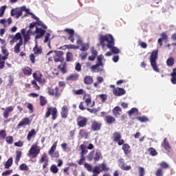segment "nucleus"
<instances>
[{
  "instance_id": "nucleus-1",
  "label": "nucleus",
  "mask_w": 176,
  "mask_h": 176,
  "mask_svg": "<svg viewBox=\"0 0 176 176\" xmlns=\"http://www.w3.org/2000/svg\"><path fill=\"white\" fill-rule=\"evenodd\" d=\"M99 41L100 42L99 45L102 46V49L107 46V47L110 49L111 53H113V54H119V53H120V50H119L117 47H115V40L113 39V36H112V35H100Z\"/></svg>"
},
{
  "instance_id": "nucleus-2",
  "label": "nucleus",
  "mask_w": 176,
  "mask_h": 176,
  "mask_svg": "<svg viewBox=\"0 0 176 176\" xmlns=\"http://www.w3.org/2000/svg\"><path fill=\"white\" fill-rule=\"evenodd\" d=\"M98 63L96 65H94L91 67V69L94 71V72H101L102 71V67H104V63L102 61H105L104 58V56L100 55L97 58Z\"/></svg>"
},
{
  "instance_id": "nucleus-3",
  "label": "nucleus",
  "mask_w": 176,
  "mask_h": 176,
  "mask_svg": "<svg viewBox=\"0 0 176 176\" xmlns=\"http://www.w3.org/2000/svg\"><path fill=\"white\" fill-rule=\"evenodd\" d=\"M157 50H153L152 52L151 55L150 56V61L153 69L155 72H160V69H159V67H157V65L156 64V60H157Z\"/></svg>"
},
{
  "instance_id": "nucleus-4",
  "label": "nucleus",
  "mask_w": 176,
  "mask_h": 176,
  "mask_svg": "<svg viewBox=\"0 0 176 176\" xmlns=\"http://www.w3.org/2000/svg\"><path fill=\"white\" fill-rule=\"evenodd\" d=\"M40 152L41 148H39V146H37L36 144H33L28 153V156H31V157L35 158L39 155Z\"/></svg>"
},
{
  "instance_id": "nucleus-5",
  "label": "nucleus",
  "mask_w": 176,
  "mask_h": 176,
  "mask_svg": "<svg viewBox=\"0 0 176 176\" xmlns=\"http://www.w3.org/2000/svg\"><path fill=\"white\" fill-rule=\"evenodd\" d=\"M50 115L52 116V120H56L57 118V109L56 107H48L45 113V118H49Z\"/></svg>"
},
{
  "instance_id": "nucleus-6",
  "label": "nucleus",
  "mask_w": 176,
  "mask_h": 176,
  "mask_svg": "<svg viewBox=\"0 0 176 176\" xmlns=\"http://www.w3.org/2000/svg\"><path fill=\"white\" fill-rule=\"evenodd\" d=\"M56 148L57 142H55L48 152V155H50L51 157H60V154L58 153V151H56Z\"/></svg>"
},
{
  "instance_id": "nucleus-7",
  "label": "nucleus",
  "mask_w": 176,
  "mask_h": 176,
  "mask_svg": "<svg viewBox=\"0 0 176 176\" xmlns=\"http://www.w3.org/2000/svg\"><path fill=\"white\" fill-rule=\"evenodd\" d=\"M76 122H77V126H78V127L83 128L87 126V118H86V117L78 116V118H76Z\"/></svg>"
},
{
  "instance_id": "nucleus-8",
  "label": "nucleus",
  "mask_w": 176,
  "mask_h": 176,
  "mask_svg": "<svg viewBox=\"0 0 176 176\" xmlns=\"http://www.w3.org/2000/svg\"><path fill=\"white\" fill-rule=\"evenodd\" d=\"M118 166L121 170H124V171H129V170H131V166H127L126 163H124V160L123 158L119 159Z\"/></svg>"
},
{
  "instance_id": "nucleus-9",
  "label": "nucleus",
  "mask_w": 176,
  "mask_h": 176,
  "mask_svg": "<svg viewBox=\"0 0 176 176\" xmlns=\"http://www.w3.org/2000/svg\"><path fill=\"white\" fill-rule=\"evenodd\" d=\"M1 109L4 111L3 113V118H5V119H8L9 118V113H12L14 109V107L13 106H9L6 108L2 107Z\"/></svg>"
},
{
  "instance_id": "nucleus-10",
  "label": "nucleus",
  "mask_w": 176,
  "mask_h": 176,
  "mask_svg": "<svg viewBox=\"0 0 176 176\" xmlns=\"http://www.w3.org/2000/svg\"><path fill=\"white\" fill-rule=\"evenodd\" d=\"M10 13L12 17L15 16V19H19L23 16V12H21V10H20L19 8L11 10Z\"/></svg>"
},
{
  "instance_id": "nucleus-11",
  "label": "nucleus",
  "mask_w": 176,
  "mask_h": 176,
  "mask_svg": "<svg viewBox=\"0 0 176 176\" xmlns=\"http://www.w3.org/2000/svg\"><path fill=\"white\" fill-rule=\"evenodd\" d=\"M47 94L49 96H55L56 97H59L60 93H58V87H56L54 89L47 87Z\"/></svg>"
},
{
  "instance_id": "nucleus-12",
  "label": "nucleus",
  "mask_w": 176,
  "mask_h": 176,
  "mask_svg": "<svg viewBox=\"0 0 176 176\" xmlns=\"http://www.w3.org/2000/svg\"><path fill=\"white\" fill-rule=\"evenodd\" d=\"M45 32H46V31H45L42 28H36L35 30V34H38L36 35L35 39H41V38H42V36L45 35Z\"/></svg>"
},
{
  "instance_id": "nucleus-13",
  "label": "nucleus",
  "mask_w": 176,
  "mask_h": 176,
  "mask_svg": "<svg viewBox=\"0 0 176 176\" xmlns=\"http://www.w3.org/2000/svg\"><path fill=\"white\" fill-rule=\"evenodd\" d=\"M113 93L114 96H124V94H126V91L123 88H115L113 91Z\"/></svg>"
},
{
  "instance_id": "nucleus-14",
  "label": "nucleus",
  "mask_w": 176,
  "mask_h": 176,
  "mask_svg": "<svg viewBox=\"0 0 176 176\" xmlns=\"http://www.w3.org/2000/svg\"><path fill=\"white\" fill-rule=\"evenodd\" d=\"M33 52H34V56H39V54H42V47L38 46L36 41V45L33 48Z\"/></svg>"
},
{
  "instance_id": "nucleus-15",
  "label": "nucleus",
  "mask_w": 176,
  "mask_h": 176,
  "mask_svg": "<svg viewBox=\"0 0 176 176\" xmlns=\"http://www.w3.org/2000/svg\"><path fill=\"white\" fill-rule=\"evenodd\" d=\"M12 22V18H8L7 21L5 19L0 20V24H2L5 28L9 27Z\"/></svg>"
},
{
  "instance_id": "nucleus-16",
  "label": "nucleus",
  "mask_w": 176,
  "mask_h": 176,
  "mask_svg": "<svg viewBox=\"0 0 176 176\" xmlns=\"http://www.w3.org/2000/svg\"><path fill=\"white\" fill-rule=\"evenodd\" d=\"M61 117L63 119H66L68 116V107L67 106H63L61 109V112H60Z\"/></svg>"
},
{
  "instance_id": "nucleus-17",
  "label": "nucleus",
  "mask_w": 176,
  "mask_h": 176,
  "mask_svg": "<svg viewBox=\"0 0 176 176\" xmlns=\"http://www.w3.org/2000/svg\"><path fill=\"white\" fill-rule=\"evenodd\" d=\"M113 115L116 116V118L120 116V115H122V108L120 107H114L113 109Z\"/></svg>"
},
{
  "instance_id": "nucleus-18",
  "label": "nucleus",
  "mask_w": 176,
  "mask_h": 176,
  "mask_svg": "<svg viewBox=\"0 0 176 176\" xmlns=\"http://www.w3.org/2000/svg\"><path fill=\"white\" fill-rule=\"evenodd\" d=\"M30 123H31L30 118H25L19 123L18 127H21V126H28Z\"/></svg>"
},
{
  "instance_id": "nucleus-19",
  "label": "nucleus",
  "mask_w": 176,
  "mask_h": 176,
  "mask_svg": "<svg viewBox=\"0 0 176 176\" xmlns=\"http://www.w3.org/2000/svg\"><path fill=\"white\" fill-rule=\"evenodd\" d=\"M101 129V124L97 122L96 121L94 122L91 125V129L93 131H98Z\"/></svg>"
},
{
  "instance_id": "nucleus-20",
  "label": "nucleus",
  "mask_w": 176,
  "mask_h": 176,
  "mask_svg": "<svg viewBox=\"0 0 176 176\" xmlns=\"http://www.w3.org/2000/svg\"><path fill=\"white\" fill-rule=\"evenodd\" d=\"M78 79H79V74H72L67 77V80L70 81L78 80Z\"/></svg>"
},
{
  "instance_id": "nucleus-21",
  "label": "nucleus",
  "mask_w": 176,
  "mask_h": 176,
  "mask_svg": "<svg viewBox=\"0 0 176 176\" xmlns=\"http://www.w3.org/2000/svg\"><path fill=\"white\" fill-rule=\"evenodd\" d=\"M122 138V135L119 132H115L113 134L112 140L114 142H118Z\"/></svg>"
},
{
  "instance_id": "nucleus-22",
  "label": "nucleus",
  "mask_w": 176,
  "mask_h": 176,
  "mask_svg": "<svg viewBox=\"0 0 176 176\" xmlns=\"http://www.w3.org/2000/svg\"><path fill=\"white\" fill-rule=\"evenodd\" d=\"M46 162H49V158L47 157V154L44 153L41 155V157L39 160L38 163H40V164H42V163H46Z\"/></svg>"
},
{
  "instance_id": "nucleus-23",
  "label": "nucleus",
  "mask_w": 176,
  "mask_h": 176,
  "mask_svg": "<svg viewBox=\"0 0 176 176\" xmlns=\"http://www.w3.org/2000/svg\"><path fill=\"white\" fill-rule=\"evenodd\" d=\"M52 53H55L54 57H59V58H63V52L61 51H50L47 54V56H50Z\"/></svg>"
},
{
  "instance_id": "nucleus-24",
  "label": "nucleus",
  "mask_w": 176,
  "mask_h": 176,
  "mask_svg": "<svg viewBox=\"0 0 176 176\" xmlns=\"http://www.w3.org/2000/svg\"><path fill=\"white\" fill-rule=\"evenodd\" d=\"M84 83H85V85H91V83H93V77L90 76H86L84 78Z\"/></svg>"
},
{
  "instance_id": "nucleus-25",
  "label": "nucleus",
  "mask_w": 176,
  "mask_h": 176,
  "mask_svg": "<svg viewBox=\"0 0 176 176\" xmlns=\"http://www.w3.org/2000/svg\"><path fill=\"white\" fill-rule=\"evenodd\" d=\"M35 135H36V131H35V129H32L28 134L27 140L31 141V138Z\"/></svg>"
},
{
  "instance_id": "nucleus-26",
  "label": "nucleus",
  "mask_w": 176,
  "mask_h": 176,
  "mask_svg": "<svg viewBox=\"0 0 176 176\" xmlns=\"http://www.w3.org/2000/svg\"><path fill=\"white\" fill-rule=\"evenodd\" d=\"M174 63H175V59L173 57L170 56L166 60V65L168 67H173L174 65Z\"/></svg>"
},
{
  "instance_id": "nucleus-27",
  "label": "nucleus",
  "mask_w": 176,
  "mask_h": 176,
  "mask_svg": "<svg viewBox=\"0 0 176 176\" xmlns=\"http://www.w3.org/2000/svg\"><path fill=\"white\" fill-rule=\"evenodd\" d=\"M162 146L164 148L166 151H168L170 149V144H168V142L167 141V138H164L162 143Z\"/></svg>"
},
{
  "instance_id": "nucleus-28",
  "label": "nucleus",
  "mask_w": 176,
  "mask_h": 176,
  "mask_svg": "<svg viewBox=\"0 0 176 176\" xmlns=\"http://www.w3.org/2000/svg\"><path fill=\"white\" fill-rule=\"evenodd\" d=\"M23 46V40H20L19 42L15 45L14 50L15 53H20V47Z\"/></svg>"
},
{
  "instance_id": "nucleus-29",
  "label": "nucleus",
  "mask_w": 176,
  "mask_h": 176,
  "mask_svg": "<svg viewBox=\"0 0 176 176\" xmlns=\"http://www.w3.org/2000/svg\"><path fill=\"white\" fill-rule=\"evenodd\" d=\"M105 120L107 123H108L109 124H112V123H115V121H116L115 118L111 116H106Z\"/></svg>"
},
{
  "instance_id": "nucleus-30",
  "label": "nucleus",
  "mask_w": 176,
  "mask_h": 176,
  "mask_svg": "<svg viewBox=\"0 0 176 176\" xmlns=\"http://www.w3.org/2000/svg\"><path fill=\"white\" fill-rule=\"evenodd\" d=\"M12 164H13V157H10L8 161L5 164V168H9L12 167Z\"/></svg>"
},
{
  "instance_id": "nucleus-31",
  "label": "nucleus",
  "mask_w": 176,
  "mask_h": 176,
  "mask_svg": "<svg viewBox=\"0 0 176 176\" xmlns=\"http://www.w3.org/2000/svg\"><path fill=\"white\" fill-rule=\"evenodd\" d=\"M130 149V146L127 144H124L122 145V150L124 151L125 155H129V153H130V151H129Z\"/></svg>"
},
{
  "instance_id": "nucleus-32",
  "label": "nucleus",
  "mask_w": 176,
  "mask_h": 176,
  "mask_svg": "<svg viewBox=\"0 0 176 176\" xmlns=\"http://www.w3.org/2000/svg\"><path fill=\"white\" fill-rule=\"evenodd\" d=\"M80 150H81L80 155L85 156V155H86L87 153V147H86L83 144H81L80 146Z\"/></svg>"
},
{
  "instance_id": "nucleus-33",
  "label": "nucleus",
  "mask_w": 176,
  "mask_h": 176,
  "mask_svg": "<svg viewBox=\"0 0 176 176\" xmlns=\"http://www.w3.org/2000/svg\"><path fill=\"white\" fill-rule=\"evenodd\" d=\"M47 104V100L45 96H40V105L41 107H44V105H46Z\"/></svg>"
},
{
  "instance_id": "nucleus-34",
  "label": "nucleus",
  "mask_w": 176,
  "mask_h": 176,
  "mask_svg": "<svg viewBox=\"0 0 176 176\" xmlns=\"http://www.w3.org/2000/svg\"><path fill=\"white\" fill-rule=\"evenodd\" d=\"M23 72L24 75H27L28 76H30V75H31V74H32V70L30 67H25L23 69Z\"/></svg>"
},
{
  "instance_id": "nucleus-35",
  "label": "nucleus",
  "mask_w": 176,
  "mask_h": 176,
  "mask_svg": "<svg viewBox=\"0 0 176 176\" xmlns=\"http://www.w3.org/2000/svg\"><path fill=\"white\" fill-rule=\"evenodd\" d=\"M67 64L65 63V62H63L60 65H58V69H60V71H61V72L63 74H65V67H66Z\"/></svg>"
},
{
  "instance_id": "nucleus-36",
  "label": "nucleus",
  "mask_w": 176,
  "mask_h": 176,
  "mask_svg": "<svg viewBox=\"0 0 176 176\" xmlns=\"http://www.w3.org/2000/svg\"><path fill=\"white\" fill-rule=\"evenodd\" d=\"M89 47H90V45H89V43H83L82 44L81 48L80 49V50L81 52H86L89 50Z\"/></svg>"
},
{
  "instance_id": "nucleus-37",
  "label": "nucleus",
  "mask_w": 176,
  "mask_h": 176,
  "mask_svg": "<svg viewBox=\"0 0 176 176\" xmlns=\"http://www.w3.org/2000/svg\"><path fill=\"white\" fill-rule=\"evenodd\" d=\"M1 50H2L3 54L4 55L1 57H4V58H6V60H8V56H9V52L8 51V50L5 49L4 46L1 47Z\"/></svg>"
},
{
  "instance_id": "nucleus-38",
  "label": "nucleus",
  "mask_w": 176,
  "mask_h": 176,
  "mask_svg": "<svg viewBox=\"0 0 176 176\" xmlns=\"http://www.w3.org/2000/svg\"><path fill=\"white\" fill-rule=\"evenodd\" d=\"M101 171H109V167H107V164L102 163L100 164Z\"/></svg>"
},
{
  "instance_id": "nucleus-39",
  "label": "nucleus",
  "mask_w": 176,
  "mask_h": 176,
  "mask_svg": "<svg viewBox=\"0 0 176 176\" xmlns=\"http://www.w3.org/2000/svg\"><path fill=\"white\" fill-rule=\"evenodd\" d=\"M50 33H47V35H45V39H44V43H47V42H49L48 43V46L50 49H52V47L50 46V39L49 38H50Z\"/></svg>"
},
{
  "instance_id": "nucleus-40",
  "label": "nucleus",
  "mask_w": 176,
  "mask_h": 176,
  "mask_svg": "<svg viewBox=\"0 0 176 176\" xmlns=\"http://www.w3.org/2000/svg\"><path fill=\"white\" fill-rule=\"evenodd\" d=\"M101 157H102V155H101V153H100L99 151H96L95 156L94 157V161L98 162V160H100V159H101Z\"/></svg>"
},
{
  "instance_id": "nucleus-41",
  "label": "nucleus",
  "mask_w": 176,
  "mask_h": 176,
  "mask_svg": "<svg viewBox=\"0 0 176 176\" xmlns=\"http://www.w3.org/2000/svg\"><path fill=\"white\" fill-rule=\"evenodd\" d=\"M5 60H6V58L2 57L0 55V69H2L5 67Z\"/></svg>"
},
{
  "instance_id": "nucleus-42",
  "label": "nucleus",
  "mask_w": 176,
  "mask_h": 176,
  "mask_svg": "<svg viewBox=\"0 0 176 176\" xmlns=\"http://www.w3.org/2000/svg\"><path fill=\"white\" fill-rule=\"evenodd\" d=\"M74 60V55L71 52H67L66 61H72Z\"/></svg>"
},
{
  "instance_id": "nucleus-43",
  "label": "nucleus",
  "mask_w": 176,
  "mask_h": 176,
  "mask_svg": "<svg viewBox=\"0 0 176 176\" xmlns=\"http://www.w3.org/2000/svg\"><path fill=\"white\" fill-rule=\"evenodd\" d=\"M50 171L54 174H57L58 173V168H57V166L53 164L50 167Z\"/></svg>"
},
{
  "instance_id": "nucleus-44",
  "label": "nucleus",
  "mask_w": 176,
  "mask_h": 176,
  "mask_svg": "<svg viewBox=\"0 0 176 176\" xmlns=\"http://www.w3.org/2000/svg\"><path fill=\"white\" fill-rule=\"evenodd\" d=\"M92 172L94 173V174H96V175H98V174H100L102 170L101 168H100V166H96L93 168Z\"/></svg>"
},
{
  "instance_id": "nucleus-45",
  "label": "nucleus",
  "mask_w": 176,
  "mask_h": 176,
  "mask_svg": "<svg viewBox=\"0 0 176 176\" xmlns=\"http://www.w3.org/2000/svg\"><path fill=\"white\" fill-rule=\"evenodd\" d=\"M41 76H43L41 73H34L33 74V78H34V79H35V80H37V82H39Z\"/></svg>"
},
{
  "instance_id": "nucleus-46",
  "label": "nucleus",
  "mask_w": 176,
  "mask_h": 176,
  "mask_svg": "<svg viewBox=\"0 0 176 176\" xmlns=\"http://www.w3.org/2000/svg\"><path fill=\"white\" fill-rule=\"evenodd\" d=\"M129 116H131V115H137L138 113V109L137 108H132L129 112H128Z\"/></svg>"
},
{
  "instance_id": "nucleus-47",
  "label": "nucleus",
  "mask_w": 176,
  "mask_h": 176,
  "mask_svg": "<svg viewBox=\"0 0 176 176\" xmlns=\"http://www.w3.org/2000/svg\"><path fill=\"white\" fill-rule=\"evenodd\" d=\"M85 104L87 107H90L91 108L94 105V102L91 104V99L88 98L85 100Z\"/></svg>"
},
{
  "instance_id": "nucleus-48",
  "label": "nucleus",
  "mask_w": 176,
  "mask_h": 176,
  "mask_svg": "<svg viewBox=\"0 0 176 176\" xmlns=\"http://www.w3.org/2000/svg\"><path fill=\"white\" fill-rule=\"evenodd\" d=\"M19 168L21 170V171H28V170H30L28 166H27L25 164H22L20 165Z\"/></svg>"
},
{
  "instance_id": "nucleus-49",
  "label": "nucleus",
  "mask_w": 176,
  "mask_h": 176,
  "mask_svg": "<svg viewBox=\"0 0 176 176\" xmlns=\"http://www.w3.org/2000/svg\"><path fill=\"white\" fill-rule=\"evenodd\" d=\"M19 10H21V13H23V12H25V13H27V14H28L30 13V9L27 8L25 7V6H23L19 8H18Z\"/></svg>"
},
{
  "instance_id": "nucleus-50",
  "label": "nucleus",
  "mask_w": 176,
  "mask_h": 176,
  "mask_svg": "<svg viewBox=\"0 0 176 176\" xmlns=\"http://www.w3.org/2000/svg\"><path fill=\"white\" fill-rule=\"evenodd\" d=\"M139 176H144L145 175V168L144 167L140 166L138 168Z\"/></svg>"
},
{
  "instance_id": "nucleus-51",
  "label": "nucleus",
  "mask_w": 176,
  "mask_h": 176,
  "mask_svg": "<svg viewBox=\"0 0 176 176\" xmlns=\"http://www.w3.org/2000/svg\"><path fill=\"white\" fill-rule=\"evenodd\" d=\"M80 135L84 138H87V132L85 129H81L79 132Z\"/></svg>"
},
{
  "instance_id": "nucleus-52",
  "label": "nucleus",
  "mask_w": 176,
  "mask_h": 176,
  "mask_svg": "<svg viewBox=\"0 0 176 176\" xmlns=\"http://www.w3.org/2000/svg\"><path fill=\"white\" fill-rule=\"evenodd\" d=\"M5 10H6V6H3L0 8V17H3Z\"/></svg>"
},
{
  "instance_id": "nucleus-53",
  "label": "nucleus",
  "mask_w": 176,
  "mask_h": 176,
  "mask_svg": "<svg viewBox=\"0 0 176 176\" xmlns=\"http://www.w3.org/2000/svg\"><path fill=\"white\" fill-rule=\"evenodd\" d=\"M148 152H150V155L151 156H156V155H157V152L156 151V150L153 148H148Z\"/></svg>"
},
{
  "instance_id": "nucleus-54",
  "label": "nucleus",
  "mask_w": 176,
  "mask_h": 176,
  "mask_svg": "<svg viewBox=\"0 0 176 176\" xmlns=\"http://www.w3.org/2000/svg\"><path fill=\"white\" fill-rule=\"evenodd\" d=\"M6 138V131L2 130L0 131V140H5Z\"/></svg>"
},
{
  "instance_id": "nucleus-55",
  "label": "nucleus",
  "mask_w": 176,
  "mask_h": 176,
  "mask_svg": "<svg viewBox=\"0 0 176 176\" xmlns=\"http://www.w3.org/2000/svg\"><path fill=\"white\" fill-rule=\"evenodd\" d=\"M84 167L87 170V171H93V166L90 164L85 163L84 164Z\"/></svg>"
},
{
  "instance_id": "nucleus-56",
  "label": "nucleus",
  "mask_w": 176,
  "mask_h": 176,
  "mask_svg": "<svg viewBox=\"0 0 176 176\" xmlns=\"http://www.w3.org/2000/svg\"><path fill=\"white\" fill-rule=\"evenodd\" d=\"M87 159L89 162H91L92 159H94V151H91L90 153H89L87 156Z\"/></svg>"
},
{
  "instance_id": "nucleus-57",
  "label": "nucleus",
  "mask_w": 176,
  "mask_h": 176,
  "mask_svg": "<svg viewBox=\"0 0 176 176\" xmlns=\"http://www.w3.org/2000/svg\"><path fill=\"white\" fill-rule=\"evenodd\" d=\"M17 41H23L21 38V34L20 33H16L14 37V43L17 42Z\"/></svg>"
},
{
  "instance_id": "nucleus-58",
  "label": "nucleus",
  "mask_w": 176,
  "mask_h": 176,
  "mask_svg": "<svg viewBox=\"0 0 176 176\" xmlns=\"http://www.w3.org/2000/svg\"><path fill=\"white\" fill-rule=\"evenodd\" d=\"M156 176H163V169L158 168L155 172Z\"/></svg>"
},
{
  "instance_id": "nucleus-59",
  "label": "nucleus",
  "mask_w": 176,
  "mask_h": 176,
  "mask_svg": "<svg viewBox=\"0 0 176 176\" xmlns=\"http://www.w3.org/2000/svg\"><path fill=\"white\" fill-rule=\"evenodd\" d=\"M65 31V32H67V34H69V36L74 35L75 34V31H74V30L72 29L66 28Z\"/></svg>"
},
{
  "instance_id": "nucleus-60",
  "label": "nucleus",
  "mask_w": 176,
  "mask_h": 176,
  "mask_svg": "<svg viewBox=\"0 0 176 176\" xmlns=\"http://www.w3.org/2000/svg\"><path fill=\"white\" fill-rule=\"evenodd\" d=\"M138 120H140V122L144 123V122H148V118L146 116L139 117L138 118Z\"/></svg>"
},
{
  "instance_id": "nucleus-61",
  "label": "nucleus",
  "mask_w": 176,
  "mask_h": 176,
  "mask_svg": "<svg viewBox=\"0 0 176 176\" xmlns=\"http://www.w3.org/2000/svg\"><path fill=\"white\" fill-rule=\"evenodd\" d=\"M20 157H21V151H16V162H20Z\"/></svg>"
},
{
  "instance_id": "nucleus-62",
  "label": "nucleus",
  "mask_w": 176,
  "mask_h": 176,
  "mask_svg": "<svg viewBox=\"0 0 176 176\" xmlns=\"http://www.w3.org/2000/svg\"><path fill=\"white\" fill-rule=\"evenodd\" d=\"M14 38H15V36L13 34H10L8 36V39H11L10 41V43L11 45H13V43H14Z\"/></svg>"
},
{
  "instance_id": "nucleus-63",
  "label": "nucleus",
  "mask_w": 176,
  "mask_h": 176,
  "mask_svg": "<svg viewBox=\"0 0 176 176\" xmlns=\"http://www.w3.org/2000/svg\"><path fill=\"white\" fill-rule=\"evenodd\" d=\"M6 142L8 144H13V137L12 136H8L6 138Z\"/></svg>"
},
{
  "instance_id": "nucleus-64",
  "label": "nucleus",
  "mask_w": 176,
  "mask_h": 176,
  "mask_svg": "<svg viewBox=\"0 0 176 176\" xmlns=\"http://www.w3.org/2000/svg\"><path fill=\"white\" fill-rule=\"evenodd\" d=\"M23 38L25 41V43H27V42L30 41V39H31V38L30 37V34H25V36H23Z\"/></svg>"
}]
</instances>
